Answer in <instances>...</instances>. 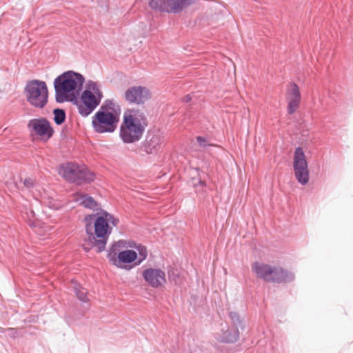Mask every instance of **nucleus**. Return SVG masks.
<instances>
[{
  "label": "nucleus",
  "mask_w": 353,
  "mask_h": 353,
  "mask_svg": "<svg viewBox=\"0 0 353 353\" xmlns=\"http://www.w3.org/2000/svg\"><path fill=\"white\" fill-rule=\"evenodd\" d=\"M79 203L85 208L98 210V203L91 196L87 194L81 195L77 199Z\"/></svg>",
  "instance_id": "obj_19"
},
{
  "label": "nucleus",
  "mask_w": 353,
  "mask_h": 353,
  "mask_svg": "<svg viewBox=\"0 0 353 353\" xmlns=\"http://www.w3.org/2000/svg\"><path fill=\"white\" fill-rule=\"evenodd\" d=\"M289 86L288 112L289 114H292L299 107L301 97L299 88L296 83L290 82Z\"/></svg>",
  "instance_id": "obj_16"
},
{
  "label": "nucleus",
  "mask_w": 353,
  "mask_h": 353,
  "mask_svg": "<svg viewBox=\"0 0 353 353\" xmlns=\"http://www.w3.org/2000/svg\"><path fill=\"white\" fill-rule=\"evenodd\" d=\"M84 222L87 237L84 239L83 249L85 252L92 248H95L98 253L103 252L112 232V226L101 212L85 216Z\"/></svg>",
  "instance_id": "obj_1"
},
{
  "label": "nucleus",
  "mask_w": 353,
  "mask_h": 353,
  "mask_svg": "<svg viewBox=\"0 0 353 353\" xmlns=\"http://www.w3.org/2000/svg\"><path fill=\"white\" fill-rule=\"evenodd\" d=\"M27 102L35 108H43L48 101V90L45 81L33 79L26 83L23 91Z\"/></svg>",
  "instance_id": "obj_5"
},
{
  "label": "nucleus",
  "mask_w": 353,
  "mask_h": 353,
  "mask_svg": "<svg viewBox=\"0 0 353 353\" xmlns=\"http://www.w3.org/2000/svg\"><path fill=\"white\" fill-rule=\"evenodd\" d=\"M294 279V274L292 272L282 268L274 266L269 282L282 283L291 282Z\"/></svg>",
  "instance_id": "obj_17"
},
{
  "label": "nucleus",
  "mask_w": 353,
  "mask_h": 353,
  "mask_svg": "<svg viewBox=\"0 0 353 353\" xmlns=\"http://www.w3.org/2000/svg\"><path fill=\"white\" fill-rule=\"evenodd\" d=\"M74 291L77 297L83 303H87L89 301L88 298V292L87 290L81 287L80 285H75L74 288Z\"/></svg>",
  "instance_id": "obj_23"
},
{
  "label": "nucleus",
  "mask_w": 353,
  "mask_h": 353,
  "mask_svg": "<svg viewBox=\"0 0 353 353\" xmlns=\"http://www.w3.org/2000/svg\"><path fill=\"white\" fill-rule=\"evenodd\" d=\"M145 281L152 288H159L166 283L165 273L161 269L149 268L142 272Z\"/></svg>",
  "instance_id": "obj_15"
},
{
  "label": "nucleus",
  "mask_w": 353,
  "mask_h": 353,
  "mask_svg": "<svg viewBox=\"0 0 353 353\" xmlns=\"http://www.w3.org/2000/svg\"><path fill=\"white\" fill-rule=\"evenodd\" d=\"M293 169L297 181L301 185H306L309 181L310 172L303 149L300 146L297 147L294 151Z\"/></svg>",
  "instance_id": "obj_10"
},
{
  "label": "nucleus",
  "mask_w": 353,
  "mask_h": 353,
  "mask_svg": "<svg viewBox=\"0 0 353 353\" xmlns=\"http://www.w3.org/2000/svg\"><path fill=\"white\" fill-rule=\"evenodd\" d=\"M100 212L103 217L108 221V224H111L112 226H117L119 223V219L115 217L113 214L108 212L107 211L101 209Z\"/></svg>",
  "instance_id": "obj_24"
},
{
  "label": "nucleus",
  "mask_w": 353,
  "mask_h": 353,
  "mask_svg": "<svg viewBox=\"0 0 353 353\" xmlns=\"http://www.w3.org/2000/svg\"><path fill=\"white\" fill-rule=\"evenodd\" d=\"M192 100V97L190 94H187L183 98V101L184 103H188Z\"/></svg>",
  "instance_id": "obj_29"
},
{
  "label": "nucleus",
  "mask_w": 353,
  "mask_h": 353,
  "mask_svg": "<svg viewBox=\"0 0 353 353\" xmlns=\"http://www.w3.org/2000/svg\"><path fill=\"white\" fill-rule=\"evenodd\" d=\"M119 121V113L96 112L92 117V125L97 133H112Z\"/></svg>",
  "instance_id": "obj_8"
},
{
  "label": "nucleus",
  "mask_w": 353,
  "mask_h": 353,
  "mask_svg": "<svg viewBox=\"0 0 353 353\" xmlns=\"http://www.w3.org/2000/svg\"><path fill=\"white\" fill-rule=\"evenodd\" d=\"M102 98L103 92L99 88L97 83L88 80L79 99L77 97L76 102H71L77 105L78 112L81 117H87L100 104Z\"/></svg>",
  "instance_id": "obj_4"
},
{
  "label": "nucleus",
  "mask_w": 353,
  "mask_h": 353,
  "mask_svg": "<svg viewBox=\"0 0 353 353\" xmlns=\"http://www.w3.org/2000/svg\"><path fill=\"white\" fill-rule=\"evenodd\" d=\"M194 2L195 0H150L149 6L161 12L179 14Z\"/></svg>",
  "instance_id": "obj_9"
},
{
  "label": "nucleus",
  "mask_w": 353,
  "mask_h": 353,
  "mask_svg": "<svg viewBox=\"0 0 353 353\" xmlns=\"http://www.w3.org/2000/svg\"><path fill=\"white\" fill-rule=\"evenodd\" d=\"M201 185V186H206V183L205 182V181L202 180L201 178L198 180V183H195L194 184V186L195 187H197L198 185Z\"/></svg>",
  "instance_id": "obj_28"
},
{
  "label": "nucleus",
  "mask_w": 353,
  "mask_h": 353,
  "mask_svg": "<svg viewBox=\"0 0 353 353\" xmlns=\"http://www.w3.org/2000/svg\"><path fill=\"white\" fill-rule=\"evenodd\" d=\"M273 267L260 262H254L252 265V270L258 277L261 278L265 281H270V278L272 274Z\"/></svg>",
  "instance_id": "obj_18"
},
{
  "label": "nucleus",
  "mask_w": 353,
  "mask_h": 353,
  "mask_svg": "<svg viewBox=\"0 0 353 353\" xmlns=\"http://www.w3.org/2000/svg\"><path fill=\"white\" fill-rule=\"evenodd\" d=\"M196 141L201 147L206 148L208 146L211 145L210 144H209L208 143L207 139L203 137H201V136L196 137Z\"/></svg>",
  "instance_id": "obj_25"
},
{
  "label": "nucleus",
  "mask_w": 353,
  "mask_h": 353,
  "mask_svg": "<svg viewBox=\"0 0 353 353\" xmlns=\"http://www.w3.org/2000/svg\"><path fill=\"white\" fill-rule=\"evenodd\" d=\"M150 98V90L141 85L130 87L124 93V99L129 104L143 105Z\"/></svg>",
  "instance_id": "obj_13"
},
{
  "label": "nucleus",
  "mask_w": 353,
  "mask_h": 353,
  "mask_svg": "<svg viewBox=\"0 0 353 353\" xmlns=\"http://www.w3.org/2000/svg\"><path fill=\"white\" fill-rule=\"evenodd\" d=\"M229 318L231 320L232 329L228 330L223 335V341L225 343H234L239 339L240 332H243L246 327V321L244 317L236 312H230Z\"/></svg>",
  "instance_id": "obj_11"
},
{
  "label": "nucleus",
  "mask_w": 353,
  "mask_h": 353,
  "mask_svg": "<svg viewBox=\"0 0 353 353\" xmlns=\"http://www.w3.org/2000/svg\"><path fill=\"white\" fill-rule=\"evenodd\" d=\"M124 245L125 241L123 240L114 242L108 252L107 258L114 265L123 269L130 270L131 267L128 268L126 265L122 264H129L136 262L137 253L132 250H126L120 252V248L124 246Z\"/></svg>",
  "instance_id": "obj_7"
},
{
  "label": "nucleus",
  "mask_w": 353,
  "mask_h": 353,
  "mask_svg": "<svg viewBox=\"0 0 353 353\" xmlns=\"http://www.w3.org/2000/svg\"><path fill=\"white\" fill-rule=\"evenodd\" d=\"M270 349H271L272 353H276L273 349H272V347Z\"/></svg>",
  "instance_id": "obj_31"
},
{
  "label": "nucleus",
  "mask_w": 353,
  "mask_h": 353,
  "mask_svg": "<svg viewBox=\"0 0 353 353\" xmlns=\"http://www.w3.org/2000/svg\"><path fill=\"white\" fill-rule=\"evenodd\" d=\"M61 174L66 181L79 185L90 183L95 179V174L85 165L72 162L61 165Z\"/></svg>",
  "instance_id": "obj_6"
},
{
  "label": "nucleus",
  "mask_w": 353,
  "mask_h": 353,
  "mask_svg": "<svg viewBox=\"0 0 353 353\" xmlns=\"http://www.w3.org/2000/svg\"><path fill=\"white\" fill-rule=\"evenodd\" d=\"M101 112L103 113H119L120 114L119 107L117 106L116 108L114 101L112 99L105 100L97 112Z\"/></svg>",
  "instance_id": "obj_20"
},
{
  "label": "nucleus",
  "mask_w": 353,
  "mask_h": 353,
  "mask_svg": "<svg viewBox=\"0 0 353 353\" xmlns=\"http://www.w3.org/2000/svg\"><path fill=\"white\" fill-rule=\"evenodd\" d=\"M163 141V137L157 130H148L145 139L138 148L140 152L146 154H154L158 152Z\"/></svg>",
  "instance_id": "obj_12"
},
{
  "label": "nucleus",
  "mask_w": 353,
  "mask_h": 353,
  "mask_svg": "<svg viewBox=\"0 0 353 353\" xmlns=\"http://www.w3.org/2000/svg\"><path fill=\"white\" fill-rule=\"evenodd\" d=\"M54 121L56 125H61L66 119L65 111L62 108H54L53 110Z\"/></svg>",
  "instance_id": "obj_22"
},
{
  "label": "nucleus",
  "mask_w": 353,
  "mask_h": 353,
  "mask_svg": "<svg viewBox=\"0 0 353 353\" xmlns=\"http://www.w3.org/2000/svg\"><path fill=\"white\" fill-rule=\"evenodd\" d=\"M84 82V77L73 70H68L59 75L53 83L56 102H76Z\"/></svg>",
  "instance_id": "obj_2"
},
{
  "label": "nucleus",
  "mask_w": 353,
  "mask_h": 353,
  "mask_svg": "<svg viewBox=\"0 0 353 353\" xmlns=\"http://www.w3.org/2000/svg\"><path fill=\"white\" fill-rule=\"evenodd\" d=\"M6 334L11 338H16L18 334V331L16 328L9 327L6 329Z\"/></svg>",
  "instance_id": "obj_27"
},
{
  "label": "nucleus",
  "mask_w": 353,
  "mask_h": 353,
  "mask_svg": "<svg viewBox=\"0 0 353 353\" xmlns=\"http://www.w3.org/2000/svg\"><path fill=\"white\" fill-rule=\"evenodd\" d=\"M27 128L31 134L34 133L48 139L54 134V130L50 121L44 117L30 119L27 124Z\"/></svg>",
  "instance_id": "obj_14"
},
{
  "label": "nucleus",
  "mask_w": 353,
  "mask_h": 353,
  "mask_svg": "<svg viewBox=\"0 0 353 353\" xmlns=\"http://www.w3.org/2000/svg\"><path fill=\"white\" fill-rule=\"evenodd\" d=\"M131 247L135 248L139 252V258L137 257V261L135 262V265L141 264L143 261H145L148 256V250L145 246L141 244L134 243L133 245H130Z\"/></svg>",
  "instance_id": "obj_21"
},
{
  "label": "nucleus",
  "mask_w": 353,
  "mask_h": 353,
  "mask_svg": "<svg viewBox=\"0 0 353 353\" xmlns=\"http://www.w3.org/2000/svg\"><path fill=\"white\" fill-rule=\"evenodd\" d=\"M6 329L7 328H3L2 327H0V332L1 333H6Z\"/></svg>",
  "instance_id": "obj_30"
},
{
  "label": "nucleus",
  "mask_w": 353,
  "mask_h": 353,
  "mask_svg": "<svg viewBox=\"0 0 353 353\" xmlns=\"http://www.w3.org/2000/svg\"><path fill=\"white\" fill-rule=\"evenodd\" d=\"M23 185L28 189H30L34 188L35 183L32 178H26L23 181Z\"/></svg>",
  "instance_id": "obj_26"
},
{
  "label": "nucleus",
  "mask_w": 353,
  "mask_h": 353,
  "mask_svg": "<svg viewBox=\"0 0 353 353\" xmlns=\"http://www.w3.org/2000/svg\"><path fill=\"white\" fill-rule=\"evenodd\" d=\"M148 119L143 112L139 109H128L123 115V122L120 128L119 136L124 143H133L143 137Z\"/></svg>",
  "instance_id": "obj_3"
}]
</instances>
